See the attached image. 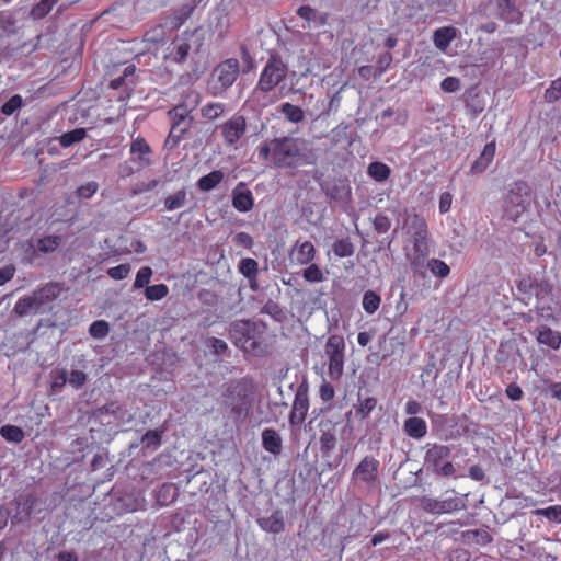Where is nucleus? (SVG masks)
Segmentation results:
<instances>
[{"label":"nucleus","instance_id":"0eeeda50","mask_svg":"<svg viewBox=\"0 0 561 561\" xmlns=\"http://www.w3.org/2000/svg\"><path fill=\"white\" fill-rule=\"evenodd\" d=\"M169 115L172 121V126L165 142L176 145L183 135L190 129L193 117L190 112L179 107L178 105L169 111Z\"/></svg>","mask_w":561,"mask_h":561},{"label":"nucleus","instance_id":"2f4dec72","mask_svg":"<svg viewBox=\"0 0 561 561\" xmlns=\"http://www.w3.org/2000/svg\"><path fill=\"white\" fill-rule=\"evenodd\" d=\"M186 190L182 188L175 192L174 194L168 196L164 201V207L167 210L172 211L185 206L187 201Z\"/></svg>","mask_w":561,"mask_h":561},{"label":"nucleus","instance_id":"864d4df0","mask_svg":"<svg viewBox=\"0 0 561 561\" xmlns=\"http://www.w3.org/2000/svg\"><path fill=\"white\" fill-rule=\"evenodd\" d=\"M304 278L310 283L321 282L323 273L318 265L311 264L304 271Z\"/></svg>","mask_w":561,"mask_h":561},{"label":"nucleus","instance_id":"ddd939ff","mask_svg":"<svg viewBox=\"0 0 561 561\" xmlns=\"http://www.w3.org/2000/svg\"><path fill=\"white\" fill-rule=\"evenodd\" d=\"M254 198L252 192L244 183H239L232 191V206L241 213H247L253 208Z\"/></svg>","mask_w":561,"mask_h":561},{"label":"nucleus","instance_id":"cd10ccee","mask_svg":"<svg viewBox=\"0 0 561 561\" xmlns=\"http://www.w3.org/2000/svg\"><path fill=\"white\" fill-rule=\"evenodd\" d=\"M391 173L390 168L382 162H371L367 168V174L376 182H385L389 179Z\"/></svg>","mask_w":561,"mask_h":561},{"label":"nucleus","instance_id":"a19ab883","mask_svg":"<svg viewBox=\"0 0 561 561\" xmlns=\"http://www.w3.org/2000/svg\"><path fill=\"white\" fill-rule=\"evenodd\" d=\"M61 242V238L58 236H47L37 241V248L43 253L54 252Z\"/></svg>","mask_w":561,"mask_h":561},{"label":"nucleus","instance_id":"412c9836","mask_svg":"<svg viewBox=\"0 0 561 561\" xmlns=\"http://www.w3.org/2000/svg\"><path fill=\"white\" fill-rule=\"evenodd\" d=\"M259 526L267 533L279 534L284 530V516L280 511H275L267 517L257 519Z\"/></svg>","mask_w":561,"mask_h":561},{"label":"nucleus","instance_id":"6ab92c4d","mask_svg":"<svg viewBox=\"0 0 561 561\" xmlns=\"http://www.w3.org/2000/svg\"><path fill=\"white\" fill-rule=\"evenodd\" d=\"M536 340L540 345H546L552 350L560 348L561 333L547 325H540L535 330Z\"/></svg>","mask_w":561,"mask_h":561},{"label":"nucleus","instance_id":"8fccbe9b","mask_svg":"<svg viewBox=\"0 0 561 561\" xmlns=\"http://www.w3.org/2000/svg\"><path fill=\"white\" fill-rule=\"evenodd\" d=\"M99 190V184L95 181L87 182L77 188V196L79 198H91Z\"/></svg>","mask_w":561,"mask_h":561},{"label":"nucleus","instance_id":"c9c22d12","mask_svg":"<svg viewBox=\"0 0 561 561\" xmlns=\"http://www.w3.org/2000/svg\"><path fill=\"white\" fill-rule=\"evenodd\" d=\"M169 294V287L165 284H156L147 286L145 297L150 301H158L165 298Z\"/></svg>","mask_w":561,"mask_h":561},{"label":"nucleus","instance_id":"f257e3e1","mask_svg":"<svg viewBox=\"0 0 561 561\" xmlns=\"http://www.w3.org/2000/svg\"><path fill=\"white\" fill-rule=\"evenodd\" d=\"M273 160L277 167L291 168L311 165L316 162V157L305 139L285 138L275 146Z\"/></svg>","mask_w":561,"mask_h":561},{"label":"nucleus","instance_id":"6e6d98bb","mask_svg":"<svg viewBox=\"0 0 561 561\" xmlns=\"http://www.w3.org/2000/svg\"><path fill=\"white\" fill-rule=\"evenodd\" d=\"M58 1L59 0H42L33 10V14L37 18L44 16Z\"/></svg>","mask_w":561,"mask_h":561},{"label":"nucleus","instance_id":"09e8293b","mask_svg":"<svg viewBox=\"0 0 561 561\" xmlns=\"http://www.w3.org/2000/svg\"><path fill=\"white\" fill-rule=\"evenodd\" d=\"M376 405H377V400L373 397H368L359 402V404L356 409V413L362 419H365L376 408Z\"/></svg>","mask_w":561,"mask_h":561},{"label":"nucleus","instance_id":"7ed1b4c3","mask_svg":"<svg viewBox=\"0 0 561 561\" xmlns=\"http://www.w3.org/2000/svg\"><path fill=\"white\" fill-rule=\"evenodd\" d=\"M530 204V188L526 182L512 184L504 201V216L516 222Z\"/></svg>","mask_w":561,"mask_h":561},{"label":"nucleus","instance_id":"603ef678","mask_svg":"<svg viewBox=\"0 0 561 561\" xmlns=\"http://www.w3.org/2000/svg\"><path fill=\"white\" fill-rule=\"evenodd\" d=\"M561 98V79L554 80L545 92L547 102H556Z\"/></svg>","mask_w":561,"mask_h":561},{"label":"nucleus","instance_id":"7c9ffc66","mask_svg":"<svg viewBox=\"0 0 561 561\" xmlns=\"http://www.w3.org/2000/svg\"><path fill=\"white\" fill-rule=\"evenodd\" d=\"M224 179V173L219 170L213 171L198 180V187L208 192L215 188Z\"/></svg>","mask_w":561,"mask_h":561},{"label":"nucleus","instance_id":"37998d69","mask_svg":"<svg viewBox=\"0 0 561 561\" xmlns=\"http://www.w3.org/2000/svg\"><path fill=\"white\" fill-rule=\"evenodd\" d=\"M152 268L149 266L141 267L135 277L133 289H140L142 287H147L150 283L152 276Z\"/></svg>","mask_w":561,"mask_h":561},{"label":"nucleus","instance_id":"0e129e2a","mask_svg":"<svg viewBox=\"0 0 561 561\" xmlns=\"http://www.w3.org/2000/svg\"><path fill=\"white\" fill-rule=\"evenodd\" d=\"M320 397L323 401H331L334 398V388L328 382H324L320 387Z\"/></svg>","mask_w":561,"mask_h":561},{"label":"nucleus","instance_id":"f704fd0d","mask_svg":"<svg viewBox=\"0 0 561 561\" xmlns=\"http://www.w3.org/2000/svg\"><path fill=\"white\" fill-rule=\"evenodd\" d=\"M380 304H381V298L377 293H375L373 290H367L364 294L362 306L366 313H368V314L375 313L379 309Z\"/></svg>","mask_w":561,"mask_h":561},{"label":"nucleus","instance_id":"393cba45","mask_svg":"<svg viewBox=\"0 0 561 561\" xmlns=\"http://www.w3.org/2000/svg\"><path fill=\"white\" fill-rule=\"evenodd\" d=\"M497 15L506 22H516L519 19V12L517 11L513 0H497Z\"/></svg>","mask_w":561,"mask_h":561},{"label":"nucleus","instance_id":"338daca9","mask_svg":"<svg viewBox=\"0 0 561 561\" xmlns=\"http://www.w3.org/2000/svg\"><path fill=\"white\" fill-rule=\"evenodd\" d=\"M142 442L146 446L158 445L160 443V435L156 431H148L144 435Z\"/></svg>","mask_w":561,"mask_h":561},{"label":"nucleus","instance_id":"774afa93","mask_svg":"<svg viewBox=\"0 0 561 561\" xmlns=\"http://www.w3.org/2000/svg\"><path fill=\"white\" fill-rule=\"evenodd\" d=\"M405 413L410 415H416L422 412V405L415 400H409L404 407Z\"/></svg>","mask_w":561,"mask_h":561},{"label":"nucleus","instance_id":"72a5a7b5","mask_svg":"<svg viewBox=\"0 0 561 561\" xmlns=\"http://www.w3.org/2000/svg\"><path fill=\"white\" fill-rule=\"evenodd\" d=\"M428 270L433 276L445 278L450 273V267L442 260L431 259L425 263V271Z\"/></svg>","mask_w":561,"mask_h":561},{"label":"nucleus","instance_id":"4c0bfd02","mask_svg":"<svg viewBox=\"0 0 561 561\" xmlns=\"http://www.w3.org/2000/svg\"><path fill=\"white\" fill-rule=\"evenodd\" d=\"M201 102V95L197 91L193 89H188L185 92L184 99L178 104L179 107L186 110L187 112H192L197 107Z\"/></svg>","mask_w":561,"mask_h":561},{"label":"nucleus","instance_id":"39448f33","mask_svg":"<svg viewBox=\"0 0 561 561\" xmlns=\"http://www.w3.org/2000/svg\"><path fill=\"white\" fill-rule=\"evenodd\" d=\"M345 342L341 335H331L324 345V357L328 360L329 377L340 380L344 370Z\"/></svg>","mask_w":561,"mask_h":561},{"label":"nucleus","instance_id":"4468645a","mask_svg":"<svg viewBox=\"0 0 561 561\" xmlns=\"http://www.w3.org/2000/svg\"><path fill=\"white\" fill-rule=\"evenodd\" d=\"M309 410V400L308 396L304 391H297L293 409L289 415V422L291 424H300L305 421L307 413Z\"/></svg>","mask_w":561,"mask_h":561},{"label":"nucleus","instance_id":"de8ad7c7","mask_svg":"<svg viewBox=\"0 0 561 561\" xmlns=\"http://www.w3.org/2000/svg\"><path fill=\"white\" fill-rule=\"evenodd\" d=\"M190 45L182 41V39H178L174 42V48H173V59L176 61V62H182L183 60H185L186 56L188 55V51H190Z\"/></svg>","mask_w":561,"mask_h":561},{"label":"nucleus","instance_id":"58836bf2","mask_svg":"<svg viewBox=\"0 0 561 561\" xmlns=\"http://www.w3.org/2000/svg\"><path fill=\"white\" fill-rule=\"evenodd\" d=\"M239 271L249 280H253L257 275L259 264L253 259H243L239 264Z\"/></svg>","mask_w":561,"mask_h":561},{"label":"nucleus","instance_id":"49530a36","mask_svg":"<svg viewBox=\"0 0 561 561\" xmlns=\"http://www.w3.org/2000/svg\"><path fill=\"white\" fill-rule=\"evenodd\" d=\"M110 331L108 323L104 320L94 321L89 329L91 336L94 339H104Z\"/></svg>","mask_w":561,"mask_h":561},{"label":"nucleus","instance_id":"4d7b16f0","mask_svg":"<svg viewBox=\"0 0 561 561\" xmlns=\"http://www.w3.org/2000/svg\"><path fill=\"white\" fill-rule=\"evenodd\" d=\"M374 227L378 233H386L390 227V219L385 215H377L374 219Z\"/></svg>","mask_w":561,"mask_h":561},{"label":"nucleus","instance_id":"3c124183","mask_svg":"<svg viewBox=\"0 0 561 561\" xmlns=\"http://www.w3.org/2000/svg\"><path fill=\"white\" fill-rule=\"evenodd\" d=\"M131 268L129 264H119L107 270V275L116 280L124 279L128 276Z\"/></svg>","mask_w":561,"mask_h":561},{"label":"nucleus","instance_id":"c85d7f7f","mask_svg":"<svg viewBox=\"0 0 561 561\" xmlns=\"http://www.w3.org/2000/svg\"><path fill=\"white\" fill-rule=\"evenodd\" d=\"M327 194L335 201L344 202L351 196V187L346 182L337 181L328 188Z\"/></svg>","mask_w":561,"mask_h":561},{"label":"nucleus","instance_id":"a878e982","mask_svg":"<svg viewBox=\"0 0 561 561\" xmlns=\"http://www.w3.org/2000/svg\"><path fill=\"white\" fill-rule=\"evenodd\" d=\"M336 436L332 424H321L320 445L324 453L332 451L336 446Z\"/></svg>","mask_w":561,"mask_h":561},{"label":"nucleus","instance_id":"5701e85b","mask_svg":"<svg viewBox=\"0 0 561 561\" xmlns=\"http://www.w3.org/2000/svg\"><path fill=\"white\" fill-rule=\"evenodd\" d=\"M262 444L265 450L273 455H279L282 451V438L273 428H265L262 433Z\"/></svg>","mask_w":561,"mask_h":561},{"label":"nucleus","instance_id":"ea45409f","mask_svg":"<svg viewBox=\"0 0 561 561\" xmlns=\"http://www.w3.org/2000/svg\"><path fill=\"white\" fill-rule=\"evenodd\" d=\"M225 112V104L220 102L208 103L201 110L202 116L207 119H216Z\"/></svg>","mask_w":561,"mask_h":561},{"label":"nucleus","instance_id":"a18cd8bd","mask_svg":"<svg viewBox=\"0 0 561 561\" xmlns=\"http://www.w3.org/2000/svg\"><path fill=\"white\" fill-rule=\"evenodd\" d=\"M333 252L339 257H347L353 254L354 248L348 240L341 239L334 242Z\"/></svg>","mask_w":561,"mask_h":561},{"label":"nucleus","instance_id":"bf43d9fd","mask_svg":"<svg viewBox=\"0 0 561 561\" xmlns=\"http://www.w3.org/2000/svg\"><path fill=\"white\" fill-rule=\"evenodd\" d=\"M440 88L445 92L453 93L459 90L460 81L456 77H447L440 82Z\"/></svg>","mask_w":561,"mask_h":561},{"label":"nucleus","instance_id":"2eb2a0df","mask_svg":"<svg viewBox=\"0 0 561 561\" xmlns=\"http://www.w3.org/2000/svg\"><path fill=\"white\" fill-rule=\"evenodd\" d=\"M404 225L408 229V233L412 237V241L427 239V224L424 217L417 214L409 215Z\"/></svg>","mask_w":561,"mask_h":561},{"label":"nucleus","instance_id":"c03bdc74","mask_svg":"<svg viewBox=\"0 0 561 561\" xmlns=\"http://www.w3.org/2000/svg\"><path fill=\"white\" fill-rule=\"evenodd\" d=\"M534 514L545 516L547 519L556 523H561V505H553L547 508H538Z\"/></svg>","mask_w":561,"mask_h":561},{"label":"nucleus","instance_id":"b1692460","mask_svg":"<svg viewBox=\"0 0 561 561\" xmlns=\"http://www.w3.org/2000/svg\"><path fill=\"white\" fill-rule=\"evenodd\" d=\"M404 432L415 439L424 437L427 433V425L423 419L413 416L404 422Z\"/></svg>","mask_w":561,"mask_h":561},{"label":"nucleus","instance_id":"9d476101","mask_svg":"<svg viewBox=\"0 0 561 561\" xmlns=\"http://www.w3.org/2000/svg\"><path fill=\"white\" fill-rule=\"evenodd\" d=\"M430 247L427 239L413 241V248L408 254L411 267L415 274H424L425 263L430 260Z\"/></svg>","mask_w":561,"mask_h":561},{"label":"nucleus","instance_id":"f8f14e48","mask_svg":"<svg viewBox=\"0 0 561 561\" xmlns=\"http://www.w3.org/2000/svg\"><path fill=\"white\" fill-rule=\"evenodd\" d=\"M379 462L371 458L365 457L353 471V479L356 481L371 483L377 478Z\"/></svg>","mask_w":561,"mask_h":561},{"label":"nucleus","instance_id":"dca6fc26","mask_svg":"<svg viewBox=\"0 0 561 561\" xmlns=\"http://www.w3.org/2000/svg\"><path fill=\"white\" fill-rule=\"evenodd\" d=\"M547 285L538 283L531 277H524L517 283V291L525 304H529L534 296L538 297Z\"/></svg>","mask_w":561,"mask_h":561},{"label":"nucleus","instance_id":"bb28decb","mask_svg":"<svg viewBox=\"0 0 561 561\" xmlns=\"http://www.w3.org/2000/svg\"><path fill=\"white\" fill-rule=\"evenodd\" d=\"M228 405L238 419H244L250 409V401L245 394L241 396L239 393L238 397H231L229 399Z\"/></svg>","mask_w":561,"mask_h":561},{"label":"nucleus","instance_id":"f03ea898","mask_svg":"<svg viewBox=\"0 0 561 561\" xmlns=\"http://www.w3.org/2000/svg\"><path fill=\"white\" fill-rule=\"evenodd\" d=\"M240 73V62L229 58L217 65L209 78L208 90L211 95H222L237 80Z\"/></svg>","mask_w":561,"mask_h":561},{"label":"nucleus","instance_id":"423d86ee","mask_svg":"<svg viewBox=\"0 0 561 561\" xmlns=\"http://www.w3.org/2000/svg\"><path fill=\"white\" fill-rule=\"evenodd\" d=\"M288 67L279 57H272L263 67L256 90L270 92L278 87L287 77Z\"/></svg>","mask_w":561,"mask_h":561},{"label":"nucleus","instance_id":"4be33fe9","mask_svg":"<svg viewBox=\"0 0 561 561\" xmlns=\"http://www.w3.org/2000/svg\"><path fill=\"white\" fill-rule=\"evenodd\" d=\"M495 154V144L489 142L484 146L480 157L472 163L471 173H481L491 163Z\"/></svg>","mask_w":561,"mask_h":561},{"label":"nucleus","instance_id":"e2e57ef3","mask_svg":"<svg viewBox=\"0 0 561 561\" xmlns=\"http://www.w3.org/2000/svg\"><path fill=\"white\" fill-rule=\"evenodd\" d=\"M15 274V267L12 264L0 268V286L9 282Z\"/></svg>","mask_w":561,"mask_h":561},{"label":"nucleus","instance_id":"f3484780","mask_svg":"<svg viewBox=\"0 0 561 561\" xmlns=\"http://www.w3.org/2000/svg\"><path fill=\"white\" fill-rule=\"evenodd\" d=\"M130 154L133 160L137 162L139 167L144 168L150 164L151 149L144 138L138 137L133 140L130 145Z\"/></svg>","mask_w":561,"mask_h":561},{"label":"nucleus","instance_id":"9b49d317","mask_svg":"<svg viewBox=\"0 0 561 561\" xmlns=\"http://www.w3.org/2000/svg\"><path fill=\"white\" fill-rule=\"evenodd\" d=\"M245 118L234 115L221 126L222 136L228 145H234L245 133Z\"/></svg>","mask_w":561,"mask_h":561},{"label":"nucleus","instance_id":"69168bd1","mask_svg":"<svg viewBox=\"0 0 561 561\" xmlns=\"http://www.w3.org/2000/svg\"><path fill=\"white\" fill-rule=\"evenodd\" d=\"M506 394L507 397L513 400V401H517V400H520L522 397H523V391L520 389V387H518L517 385L515 383H511L507 386L506 388Z\"/></svg>","mask_w":561,"mask_h":561},{"label":"nucleus","instance_id":"5fc2aeb1","mask_svg":"<svg viewBox=\"0 0 561 561\" xmlns=\"http://www.w3.org/2000/svg\"><path fill=\"white\" fill-rule=\"evenodd\" d=\"M22 106V98L20 95H13L2 105V113L5 115H12L18 108Z\"/></svg>","mask_w":561,"mask_h":561},{"label":"nucleus","instance_id":"20e7f679","mask_svg":"<svg viewBox=\"0 0 561 561\" xmlns=\"http://www.w3.org/2000/svg\"><path fill=\"white\" fill-rule=\"evenodd\" d=\"M450 453V448L446 445H433L425 453V468L435 473L436 476H454L456 473V469L453 462L449 460Z\"/></svg>","mask_w":561,"mask_h":561},{"label":"nucleus","instance_id":"c756f323","mask_svg":"<svg viewBox=\"0 0 561 561\" xmlns=\"http://www.w3.org/2000/svg\"><path fill=\"white\" fill-rule=\"evenodd\" d=\"M280 113L285 116V118L290 123H300L305 118V113L302 108L298 105H294L291 103H283L280 106Z\"/></svg>","mask_w":561,"mask_h":561},{"label":"nucleus","instance_id":"1a4fd4ad","mask_svg":"<svg viewBox=\"0 0 561 561\" xmlns=\"http://www.w3.org/2000/svg\"><path fill=\"white\" fill-rule=\"evenodd\" d=\"M61 293L58 284H47L38 290H35L31 296L35 314H43L50 309L49 304L57 299Z\"/></svg>","mask_w":561,"mask_h":561},{"label":"nucleus","instance_id":"680f3d73","mask_svg":"<svg viewBox=\"0 0 561 561\" xmlns=\"http://www.w3.org/2000/svg\"><path fill=\"white\" fill-rule=\"evenodd\" d=\"M453 205V195L449 192L442 193L439 197L438 208L440 214H446L450 210Z\"/></svg>","mask_w":561,"mask_h":561},{"label":"nucleus","instance_id":"e433bc0d","mask_svg":"<svg viewBox=\"0 0 561 561\" xmlns=\"http://www.w3.org/2000/svg\"><path fill=\"white\" fill-rule=\"evenodd\" d=\"M85 135L87 130L84 128H76L62 134L59 138V142L62 147L67 148L84 139Z\"/></svg>","mask_w":561,"mask_h":561},{"label":"nucleus","instance_id":"13d9d810","mask_svg":"<svg viewBox=\"0 0 561 561\" xmlns=\"http://www.w3.org/2000/svg\"><path fill=\"white\" fill-rule=\"evenodd\" d=\"M87 380V376L84 373L80 370H72L70 373L69 378H67V382H69L73 388H81Z\"/></svg>","mask_w":561,"mask_h":561},{"label":"nucleus","instance_id":"aec40b11","mask_svg":"<svg viewBox=\"0 0 561 561\" xmlns=\"http://www.w3.org/2000/svg\"><path fill=\"white\" fill-rule=\"evenodd\" d=\"M457 37V30L453 26L439 27L434 32L433 43L442 53H446L450 43Z\"/></svg>","mask_w":561,"mask_h":561},{"label":"nucleus","instance_id":"6e6552de","mask_svg":"<svg viewBox=\"0 0 561 561\" xmlns=\"http://www.w3.org/2000/svg\"><path fill=\"white\" fill-rule=\"evenodd\" d=\"M421 506L431 514H448L465 508V503L459 497H448L444 500L423 497Z\"/></svg>","mask_w":561,"mask_h":561},{"label":"nucleus","instance_id":"79ce46f5","mask_svg":"<svg viewBox=\"0 0 561 561\" xmlns=\"http://www.w3.org/2000/svg\"><path fill=\"white\" fill-rule=\"evenodd\" d=\"M14 311L20 317L35 314V308L31 296L20 298L14 306Z\"/></svg>","mask_w":561,"mask_h":561},{"label":"nucleus","instance_id":"052dcab7","mask_svg":"<svg viewBox=\"0 0 561 561\" xmlns=\"http://www.w3.org/2000/svg\"><path fill=\"white\" fill-rule=\"evenodd\" d=\"M297 14L307 22H313L317 20L318 12L316 9L309 5H302L297 10Z\"/></svg>","mask_w":561,"mask_h":561},{"label":"nucleus","instance_id":"473e14b6","mask_svg":"<svg viewBox=\"0 0 561 561\" xmlns=\"http://www.w3.org/2000/svg\"><path fill=\"white\" fill-rule=\"evenodd\" d=\"M0 435L10 443H21L25 435L22 428L15 425H3L0 427Z\"/></svg>","mask_w":561,"mask_h":561},{"label":"nucleus","instance_id":"a211bd4d","mask_svg":"<svg viewBox=\"0 0 561 561\" xmlns=\"http://www.w3.org/2000/svg\"><path fill=\"white\" fill-rule=\"evenodd\" d=\"M316 249L309 241H297L290 252L294 262L300 265L310 263L314 259Z\"/></svg>","mask_w":561,"mask_h":561}]
</instances>
